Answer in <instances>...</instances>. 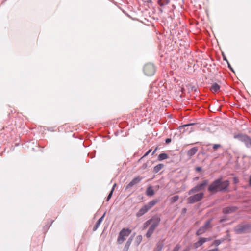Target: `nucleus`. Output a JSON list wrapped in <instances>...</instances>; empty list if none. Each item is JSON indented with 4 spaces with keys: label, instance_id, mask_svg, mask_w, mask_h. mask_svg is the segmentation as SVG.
<instances>
[{
    "label": "nucleus",
    "instance_id": "nucleus-6",
    "mask_svg": "<svg viewBox=\"0 0 251 251\" xmlns=\"http://www.w3.org/2000/svg\"><path fill=\"white\" fill-rule=\"evenodd\" d=\"M204 197V193L200 192L190 196L187 199L188 203L192 204L201 201Z\"/></svg>",
    "mask_w": 251,
    "mask_h": 251
},
{
    "label": "nucleus",
    "instance_id": "nucleus-24",
    "mask_svg": "<svg viewBox=\"0 0 251 251\" xmlns=\"http://www.w3.org/2000/svg\"><path fill=\"white\" fill-rule=\"evenodd\" d=\"M132 241V239L130 238L128 239V240H127V241L126 242V245L125 246V248H126L127 249H128L129 247L130 246L131 243V242Z\"/></svg>",
    "mask_w": 251,
    "mask_h": 251
},
{
    "label": "nucleus",
    "instance_id": "nucleus-36",
    "mask_svg": "<svg viewBox=\"0 0 251 251\" xmlns=\"http://www.w3.org/2000/svg\"><path fill=\"white\" fill-rule=\"evenodd\" d=\"M195 170L197 172H201L202 170V168L201 167H197Z\"/></svg>",
    "mask_w": 251,
    "mask_h": 251
},
{
    "label": "nucleus",
    "instance_id": "nucleus-17",
    "mask_svg": "<svg viewBox=\"0 0 251 251\" xmlns=\"http://www.w3.org/2000/svg\"><path fill=\"white\" fill-rule=\"evenodd\" d=\"M158 201H159L158 200L154 199L150 201L148 204L146 205L150 210L151 208L154 206Z\"/></svg>",
    "mask_w": 251,
    "mask_h": 251
},
{
    "label": "nucleus",
    "instance_id": "nucleus-25",
    "mask_svg": "<svg viewBox=\"0 0 251 251\" xmlns=\"http://www.w3.org/2000/svg\"><path fill=\"white\" fill-rule=\"evenodd\" d=\"M181 247V246L179 244H177L175 248L173 249L172 251H179V250L180 249Z\"/></svg>",
    "mask_w": 251,
    "mask_h": 251
},
{
    "label": "nucleus",
    "instance_id": "nucleus-12",
    "mask_svg": "<svg viewBox=\"0 0 251 251\" xmlns=\"http://www.w3.org/2000/svg\"><path fill=\"white\" fill-rule=\"evenodd\" d=\"M149 210V209L148 207L146 206V205H145L141 208H140L139 211L136 213V216L137 217H140L147 213Z\"/></svg>",
    "mask_w": 251,
    "mask_h": 251
},
{
    "label": "nucleus",
    "instance_id": "nucleus-32",
    "mask_svg": "<svg viewBox=\"0 0 251 251\" xmlns=\"http://www.w3.org/2000/svg\"><path fill=\"white\" fill-rule=\"evenodd\" d=\"M156 227H155L154 226L151 225V226L149 227V229H151V230L153 232H154Z\"/></svg>",
    "mask_w": 251,
    "mask_h": 251
},
{
    "label": "nucleus",
    "instance_id": "nucleus-16",
    "mask_svg": "<svg viewBox=\"0 0 251 251\" xmlns=\"http://www.w3.org/2000/svg\"><path fill=\"white\" fill-rule=\"evenodd\" d=\"M170 2V0H157V4L161 7H163L165 6L168 4Z\"/></svg>",
    "mask_w": 251,
    "mask_h": 251
},
{
    "label": "nucleus",
    "instance_id": "nucleus-43",
    "mask_svg": "<svg viewBox=\"0 0 251 251\" xmlns=\"http://www.w3.org/2000/svg\"><path fill=\"white\" fill-rule=\"evenodd\" d=\"M223 58H224V59L225 60H226L227 62H228V61H227V60L226 59V57H225L224 55H223Z\"/></svg>",
    "mask_w": 251,
    "mask_h": 251
},
{
    "label": "nucleus",
    "instance_id": "nucleus-37",
    "mask_svg": "<svg viewBox=\"0 0 251 251\" xmlns=\"http://www.w3.org/2000/svg\"><path fill=\"white\" fill-rule=\"evenodd\" d=\"M171 142V138H167L165 140V142L166 144H168Z\"/></svg>",
    "mask_w": 251,
    "mask_h": 251
},
{
    "label": "nucleus",
    "instance_id": "nucleus-7",
    "mask_svg": "<svg viewBox=\"0 0 251 251\" xmlns=\"http://www.w3.org/2000/svg\"><path fill=\"white\" fill-rule=\"evenodd\" d=\"M143 71L147 76H152L154 74L156 69L153 64L147 63L144 66Z\"/></svg>",
    "mask_w": 251,
    "mask_h": 251
},
{
    "label": "nucleus",
    "instance_id": "nucleus-1",
    "mask_svg": "<svg viewBox=\"0 0 251 251\" xmlns=\"http://www.w3.org/2000/svg\"><path fill=\"white\" fill-rule=\"evenodd\" d=\"M229 185V181H223L222 178H219L213 181L208 186L207 191L211 194H216L218 192H226Z\"/></svg>",
    "mask_w": 251,
    "mask_h": 251
},
{
    "label": "nucleus",
    "instance_id": "nucleus-46",
    "mask_svg": "<svg viewBox=\"0 0 251 251\" xmlns=\"http://www.w3.org/2000/svg\"><path fill=\"white\" fill-rule=\"evenodd\" d=\"M116 186V183H115V184H114V185H113V186L112 188H114V189H115V186Z\"/></svg>",
    "mask_w": 251,
    "mask_h": 251
},
{
    "label": "nucleus",
    "instance_id": "nucleus-19",
    "mask_svg": "<svg viewBox=\"0 0 251 251\" xmlns=\"http://www.w3.org/2000/svg\"><path fill=\"white\" fill-rule=\"evenodd\" d=\"M164 165L163 164H159L156 165L153 168V172L155 173H158L164 167Z\"/></svg>",
    "mask_w": 251,
    "mask_h": 251
},
{
    "label": "nucleus",
    "instance_id": "nucleus-23",
    "mask_svg": "<svg viewBox=\"0 0 251 251\" xmlns=\"http://www.w3.org/2000/svg\"><path fill=\"white\" fill-rule=\"evenodd\" d=\"M179 196L178 195H176L174 197H172L170 199L171 203H173L179 199Z\"/></svg>",
    "mask_w": 251,
    "mask_h": 251
},
{
    "label": "nucleus",
    "instance_id": "nucleus-29",
    "mask_svg": "<svg viewBox=\"0 0 251 251\" xmlns=\"http://www.w3.org/2000/svg\"><path fill=\"white\" fill-rule=\"evenodd\" d=\"M210 225V221H207L206 222L204 225L203 226H202L203 227L205 228V229L207 230V228L209 227Z\"/></svg>",
    "mask_w": 251,
    "mask_h": 251
},
{
    "label": "nucleus",
    "instance_id": "nucleus-48",
    "mask_svg": "<svg viewBox=\"0 0 251 251\" xmlns=\"http://www.w3.org/2000/svg\"><path fill=\"white\" fill-rule=\"evenodd\" d=\"M159 10H160V12H162V11H163L162 9H161V8H160V9H159Z\"/></svg>",
    "mask_w": 251,
    "mask_h": 251
},
{
    "label": "nucleus",
    "instance_id": "nucleus-4",
    "mask_svg": "<svg viewBox=\"0 0 251 251\" xmlns=\"http://www.w3.org/2000/svg\"><path fill=\"white\" fill-rule=\"evenodd\" d=\"M208 183V180L205 179L203 180L202 182L198 183L197 185H196L195 187L190 189L188 191V194L192 195L204 190L205 189Z\"/></svg>",
    "mask_w": 251,
    "mask_h": 251
},
{
    "label": "nucleus",
    "instance_id": "nucleus-42",
    "mask_svg": "<svg viewBox=\"0 0 251 251\" xmlns=\"http://www.w3.org/2000/svg\"><path fill=\"white\" fill-rule=\"evenodd\" d=\"M186 211H187V209H186V208H183L182 209V212H183V213H186Z\"/></svg>",
    "mask_w": 251,
    "mask_h": 251
},
{
    "label": "nucleus",
    "instance_id": "nucleus-34",
    "mask_svg": "<svg viewBox=\"0 0 251 251\" xmlns=\"http://www.w3.org/2000/svg\"><path fill=\"white\" fill-rule=\"evenodd\" d=\"M151 149L148 150V151L144 155V156L142 157V158L144 157L147 156L151 152Z\"/></svg>",
    "mask_w": 251,
    "mask_h": 251
},
{
    "label": "nucleus",
    "instance_id": "nucleus-8",
    "mask_svg": "<svg viewBox=\"0 0 251 251\" xmlns=\"http://www.w3.org/2000/svg\"><path fill=\"white\" fill-rule=\"evenodd\" d=\"M142 179V178L138 176L135 177L129 184H128L126 187V190H127L133 187L136 184H138Z\"/></svg>",
    "mask_w": 251,
    "mask_h": 251
},
{
    "label": "nucleus",
    "instance_id": "nucleus-26",
    "mask_svg": "<svg viewBox=\"0 0 251 251\" xmlns=\"http://www.w3.org/2000/svg\"><path fill=\"white\" fill-rule=\"evenodd\" d=\"M113 191H114V188H112V190H111V191L109 193V194H108V196H107V197L106 198V201H109V200L110 199V198H111V197L112 196Z\"/></svg>",
    "mask_w": 251,
    "mask_h": 251
},
{
    "label": "nucleus",
    "instance_id": "nucleus-14",
    "mask_svg": "<svg viewBox=\"0 0 251 251\" xmlns=\"http://www.w3.org/2000/svg\"><path fill=\"white\" fill-rule=\"evenodd\" d=\"M105 215V213H104L102 216L96 222L95 225L93 227V231H95L97 230V229L98 228V227L100 226V225L101 224V222L103 220V219L104 218V216Z\"/></svg>",
    "mask_w": 251,
    "mask_h": 251
},
{
    "label": "nucleus",
    "instance_id": "nucleus-11",
    "mask_svg": "<svg viewBox=\"0 0 251 251\" xmlns=\"http://www.w3.org/2000/svg\"><path fill=\"white\" fill-rule=\"evenodd\" d=\"M150 221H151V225L157 227L159 225L161 219L158 216L155 215L151 218Z\"/></svg>",
    "mask_w": 251,
    "mask_h": 251
},
{
    "label": "nucleus",
    "instance_id": "nucleus-35",
    "mask_svg": "<svg viewBox=\"0 0 251 251\" xmlns=\"http://www.w3.org/2000/svg\"><path fill=\"white\" fill-rule=\"evenodd\" d=\"M194 125V123H190V124H186V125H184L182 126L183 127H187V126H191L192 125Z\"/></svg>",
    "mask_w": 251,
    "mask_h": 251
},
{
    "label": "nucleus",
    "instance_id": "nucleus-18",
    "mask_svg": "<svg viewBox=\"0 0 251 251\" xmlns=\"http://www.w3.org/2000/svg\"><path fill=\"white\" fill-rule=\"evenodd\" d=\"M164 246L163 241H159L156 244V247L153 251H161Z\"/></svg>",
    "mask_w": 251,
    "mask_h": 251
},
{
    "label": "nucleus",
    "instance_id": "nucleus-2",
    "mask_svg": "<svg viewBox=\"0 0 251 251\" xmlns=\"http://www.w3.org/2000/svg\"><path fill=\"white\" fill-rule=\"evenodd\" d=\"M234 231L238 234L251 233V224H239L234 227Z\"/></svg>",
    "mask_w": 251,
    "mask_h": 251
},
{
    "label": "nucleus",
    "instance_id": "nucleus-15",
    "mask_svg": "<svg viewBox=\"0 0 251 251\" xmlns=\"http://www.w3.org/2000/svg\"><path fill=\"white\" fill-rule=\"evenodd\" d=\"M220 86L217 83H214L212 84L210 87V90L213 93H217L220 91Z\"/></svg>",
    "mask_w": 251,
    "mask_h": 251
},
{
    "label": "nucleus",
    "instance_id": "nucleus-21",
    "mask_svg": "<svg viewBox=\"0 0 251 251\" xmlns=\"http://www.w3.org/2000/svg\"><path fill=\"white\" fill-rule=\"evenodd\" d=\"M146 194L148 196H151L154 195V191L151 186L147 188V191H146Z\"/></svg>",
    "mask_w": 251,
    "mask_h": 251
},
{
    "label": "nucleus",
    "instance_id": "nucleus-47",
    "mask_svg": "<svg viewBox=\"0 0 251 251\" xmlns=\"http://www.w3.org/2000/svg\"><path fill=\"white\" fill-rule=\"evenodd\" d=\"M224 221H225V220H224V219H221V220H220V222H221V223H222V222H223Z\"/></svg>",
    "mask_w": 251,
    "mask_h": 251
},
{
    "label": "nucleus",
    "instance_id": "nucleus-10",
    "mask_svg": "<svg viewBox=\"0 0 251 251\" xmlns=\"http://www.w3.org/2000/svg\"><path fill=\"white\" fill-rule=\"evenodd\" d=\"M211 240L210 238H201L199 241L195 243L194 247L195 248H198L203 245L205 242Z\"/></svg>",
    "mask_w": 251,
    "mask_h": 251
},
{
    "label": "nucleus",
    "instance_id": "nucleus-3",
    "mask_svg": "<svg viewBox=\"0 0 251 251\" xmlns=\"http://www.w3.org/2000/svg\"><path fill=\"white\" fill-rule=\"evenodd\" d=\"M234 138L237 139L245 144V146L248 148H251V138L248 135L238 133L234 135Z\"/></svg>",
    "mask_w": 251,
    "mask_h": 251
},
{
    "label": "nucleus",
    "instance_id": "nucleus-44",
    "mask_svg": "<svg viewBox=\"0 0 251 251\" xmlns=\"http://www.w3.org/2000/svg\"><path fill=\"white\" fill-rule=\"evenodd\" d=\"M140 110L137 109V111H136V113H139L140 112Z\"/></svg>",
    "mask_w": 251,
    "mask_h": 251
},
{
    "label": "nucleus",
    "instance_id": "nucleus-30",
    "mask_svg": "<svg viewBox=\"0 0 251 251\" xmlns=\"http://www.w3.org/2000/svg\"><path fill=\"white\" fill-rule=\"evenodd\" d=\"M221 147V145L220 144H214L213 146V149L214 150H216L219 148Z\"/></svg>",
    "mask_w": 251,
    "mask_h": 251
},
{
    "label": "nucleus",
    "instance_id": "nucleus-45",
    "mask_svg": "<svg viewBox=\"0 0 251 251\" xmlns=\"http://www.w3.org/2000/svg\"><path fill=\"white\" fill-rule=\"evenodd\" d=\"M199 179V177H196L195 178H194V180H198Z\"/></svg>",
    "mask_w": 251,
    "mask_h": 251
},
{
    "label": "nucleus",
    "instance_id": "nucleus-38",
    "mask_svg": "<svg viewBox=\"0 0 251 251\" xmlns=\"http://www.w3.org/2000/svg\"><path fill=\"white\" fill-rule=\"evenodd\" d=\"M249 185L250 187H251V175L250 176L249 180Z\"/></svg>",
    "mask_w": 251,
    "mask_h": 251
},
{
    "label": "nucleus",
    "instance_id": "nucleus-20",
    "mask_svg": "<svg viewBox=\"0 0 251 251\" xmlns=\"http://www.w3.org/2000/svg\"><path fill=\"white\" fill-rule=\"evenodd\" d=\"M168 157H169V156L167 154H166L165 153H162L159 155V156L158 157V159L159 161H162L163 160L166 159L168 158Z\"/></svg>",
    "mask_w": 251,
    "mask_h": 251
},
{
    "label": "nucleus",
    "instance_id": "nucleus-41",
    "mask_svg": "<svg viewBox=\"0 0 251 251\" xmlns=\"http://www.w3.org/2000/svg\"><path fill=\"white\" fill-rule=\"evenodd\" d=\"M157 150V148L156 147V148L154 149V150L152 152V154H151V155H153L155 153V152Z\"/></svg>",
    "mask_w": 251,
    "mask_h": 251
},
{
    "label": "nucleus",
    "instance_id": "nucleus-28",
    "mask_svg": "<svg viewBox=\"0 0 251 251\" xmlns=\"http://www.w3.org/2000/svg\"><path fill=\"white\" fill-rule=\"evenodd\" d=\"M151 224V221H150V219L147 221L144 224V229L146 228Z\"/></svg>",
    "mask_w": 251,
    "mask_h": 251
},
{
    "label": "nucleus",
    "instance_id": "nucleus-9",
    "mask_svg": "<svg viewBox=\"0 0 251 251\" xmlns=\"http://www.w3.org/2000/svg\"><path fill=\"white\" fill-rule=\"evenodd\" d=\"M238 209V208L236 206H229L224 208L222 212L224 214H229L235 212Z\"/></svg>",
    "mask_w": 251,
    "mask_h": 251
},
{
    "label": "nucleus",
    "instance_id": "nucleus-5",
    "mask_svg": "<svg viewBox=\"0 0 251 251\" xmlns=\"http://www.w3.org/2000/svg\"><path fill=\"white\" fill-rule=\"evenodd\" d=\"M131 232V230L129 228H123L119 233L117 242L118 244H121L125 240V237L128 236Z\"/></svg>",
    "mask_w": 251,
    "mask_h": 251
},
{
    "label": "nucleus",
    "instance_id": "nucleus-22",
    "mask_svg": "<svg viewBox=\"0 0 251 251\" xmlns=\"http://www.w3.org/2000/svg\"><path fill=\"white\" fill-rule=\"evenodd\" d=\"M206 231V230L205 229V228L202 226L197 230L196 234L197 236H200L204 233Z\"/></svg>",
    "mask_w": 251,
    "mask_h": 251
},
{
    "label": "nucleus",
    "instance_id": "nucleus-33",
    "mask_svg": "<svg viewBox=\"0 0 251 251\" xmlns=\"http://www.w3.org/2000/svg\"><path fill=\"white\" fill-rule=\"evenodd\" d=\"M156 227H155L154 226L151 225V226L149 227V229H151V230L153 232H154Z\"/></svg>",
    "mask_w": 251,
    "mask_h": 251
},
{
    "label": "nucleus",
    "instance_id": "nucleus-27",
    "mask_svg": "<svg viewBox=\"0 0 251 251\" xmlns=\"http://www.w3.org/2000/svg\"><path fill=\"white\" fill-rule=\"evenodd\" d=\"M153 233V232L149 228L147 232L146 233V236L147 238H150L151 237Z\"/></svg>",
    "mask_w": 251,
    "mask_h": 251
},
{
    "label": "nucleus",
    "instance_id": "nucleus-13",
    "mask_svg": "<svg viewBox=\"0 0 251 251\" xmlns=\"http://www.w3.org/2000/svg\"><path fill=\"white\" fill-rule=\"evenodd\" d=\"M198 148L195 147L188 151L187 152V155L189 158H191L198 151Z\"/></svg>",
    "mask_w": 251,
    "mask_h": 251
},
{
    "label": "nucleus",
    "instance_id": "nucleus-31",
    "mask_svg": "<svg viewBox=\"0 0 251 251\" xmlns=\"http://www.w3.org/2000/svg\"><path fill=\"white\" fill-rule=\"evenodd\" d=\"M221 242L220 240H216L214 241L213 242V245H215V246H218L220 244H221Z\"/></svg>",
    "mask_w": 251,
    "mask_h": 251
},
{
    "label": "nucleus",
    "instance_id": "nucleus-39",
    "mask_svg": "<svg viewBox=\"0 0 251 251\" xmlns=\"http://www.w3.org/2000/svg\"><path fill=\"white\" fill-rule=\"evenodd\" d=\"M227 63H228V68L232 71H233V69L231 66V65H230L229 63L228 62H227Z\"/></svg>",
    "mask_w": 251,
    "mask_h": 251
},
{
    "label": "nucleus",
    "instance_id": "nucleus-40",
    "mask_svg": "<svg viewBox=\"0 0 251 251\" xmlns=\"http://www.w3.org/2000/svg\"><path fill=\"white\" fill-rule=\"evenodd\" d=\"M190 251V248L189 247H187L186 249H184L182 251Z\"/></svg>",
    "mask_w": 251,
    "mask_h": 251
}]
</instances>
